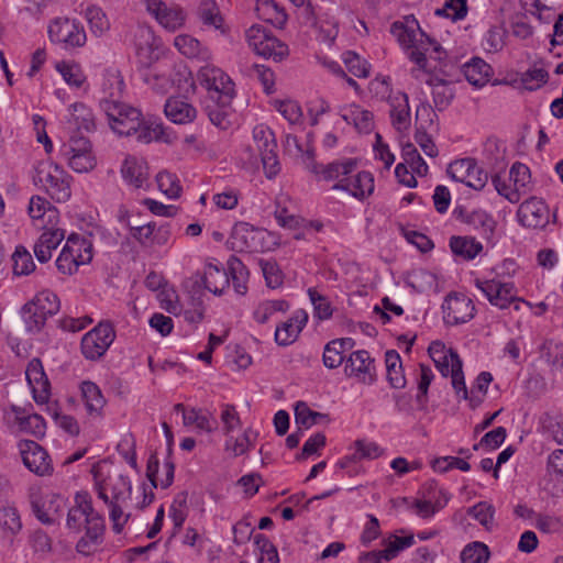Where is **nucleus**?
<instances>
[{"instance_id": "338daca9", "label": "nucleus", "mask_w": 563, "mask_h": 563, "mask_svg": "<svg viewBox=\"0 0 563 563\" xmlns=\"http://www.w3.org/2000/svg\"><path fill=\"white\" fill-rule=\"evenodd\" d=\"M467 512L470 516L476 519L482 526H484L487 529L490 528L495 512V509L492 505L485 501H479L473 507H470L467 509Z\"/></svg>"}, {"instance_id": "864d4df0", "label": "nucleus", "mask_w": 563, "mask_h": 563, "mask_svg": "<svg viewBox=\"0 0 563 563\" xmlns=\"http://www.w3.org/2000/svg\"><path fill=\"white\" fill-rule=\"evenodd\" d=\"M124 88V81L119 70L117 69H107L103 74L102 79V90L104 98L108 99H118Z\"/></svg>"}, {"instance_id": "7ed1b4c3", "label": "nucleus", "mask_w": 563, "mask_h": 563, "mask_svg": "<svg viewBox=\"0 0 563 563\" xmlns=\"http://www.w3.org/2000/svg\"><path fill=\"white\" fill-rule=\"evenodd\" d=\"M96 489L98 497L109 507L113 531L121 533L130 518V514L125 511L132 492L130 478L122 474L109 475L96 483Z\"/></svg>"}, {"instance_id": "a18cd8bd", "label": "nucleus", "mask_w": 563, "mask_h": 563, "mask_svg": "<svg viewBox=\"0 0 563 563\" xmlns=\"http://www.w3.org/2000/svg\"><path fill=\"white\" fill-rule=\"evenodd\" d=\"M174 44L183 55L189 58L206 59L209 57V51L202 47L200 42L190 35L181 34L176 36Z\"/></svg>"}, {"instance_id": "c85d7f7f", "label": "nucleus", "mask_w": 563, "mask_h": 563, "mask_svg": "<svg viewBox=\"0 0 563 563\" xmlns=\"http://www.w3.org/2000/svg\"><path fill=\"white\" fill-rule=\"evenodd\" d=\"M390 119L393 126L398 132H405L410 128V107L406 93H399L390 100Z\"/></svg>"}, {"instance_id": "39448f33", "label": "nucleus", "mask_w": 563, "mask_h": 563, "mask_svg": "<svg viewBox=\"0 0 563 563\" xmlns=\"http://www.w3.org/2000/svg\"><path fill=\"white\" fill-rule=\"evenodd\" d=\"M428 353L442 376H451L452 386L456 394L462 393L463 399H466L467 388L462 369L463 364L457 352L453 349H446L444 343L440 341H434L430 344Z\"/></svg>"}, {"instance_id": "ea45409f", "label": "nucleus", "mask_w": 563, "mask_h": 563, "mask_svg": "<svg viewBox=\"0 0 563 563\" xmlns=\"http://www.w3.org/2000/svg\"><path fill=\"white\" fill-rule=\"evenodd\" d=\"M385 363L387 369V380L393 388L401 389L406 387L407 380L404 375L400 355L395 350H388L385 353Z\"/></svg>"}, {"instance_id": "f257e3e1", "label": "nucleus", "mask_w": 563, "mask_h": 563, "mask_svg": "<svg viewBox=\"0 0 563 563\" xmlns=\"http://www.w3.org/2000/svg\"><path fill=\"white\" fill-rule=\"evenodd\" d=\"M100 108L107 115L114 133L124 136L135 135L140 143L148 144L153 141L168 142L165 137V128L162 122L144 121L139 109L125 104L118 99L102 98Z\"/></svg>"}, {"instance_id": "a878e982", "label": "nucleus", "mask_w": 563, "mask_h": 563, "mask_svg": "<svg viewBox=\"0 0 563 563\" xmlns=\"http://www.w3.org/2000/svg\"><path fill=\"white\" fill-rule=\"evenodd\" d=\"M307 321V313L305 311H297L291 318L276 328V343L280 346H287L295 342Z\"/></svg>"}, {"instance_id": "4d7b16f0", "label": "nucleus", "mask_w": 563, "mask_h": 563, "mask_svg": "<svg viewBox=\"0 0 563 563\" xmlns=\"http://www.w3.org/2000/svg\"><path fill=\"white\" fill-rule=\"evenodd\" d=\"M13 273L18 276H25L35 269L31 253L24 246H16L12 255Z\"/></svg>"}, {"instance_id": "72a5a7b5", "label": "nucleus", "mask_w": 563, "mask_h": 563, "mask_svg": "<svg viewBox=\"0 0 563 563\" xmlns=\"http://www.w3.org/2000/svg\"><path fill=\"white\" fill-rule=\"evenodd\" d=\"M419 31L420 26L413 16H406L404 21H395L390 26V33L406 48L413 45Z\"/></svg>"}, {"instance_id": "6ab92c4d", "label": "nucleus", "mask_w": 563, "mask_h": 563, "mask_svg": "<svg viewBox=\"0 0 563 563\" xmlns=\"http://www.w3.org/2000/svg\"><path fill=\"white\" fill-rule=\"evenodd\" d=\"M519 222L530 229H542L549 222L548 206L538 198H530L523 201L518 209Z\"/></svg>"}, {"instance_id": "9d476101", "label": "nucleus", "mask_w": 563, "mask_h": 563, "mask_svg": "<svg viewBox=\"0 0 563 563\" xmlns=\"http://www.w3.org/2000/svg\"><path fill=\"white\" fill-rule=\"evenodd\" d=\"M253 139L262 158L265 176L272 179L280 170L275 134L269 128L257 125L253 130Z\"/></svg>"}, {"instance_id": "9b49d317", "label": "nucleus", "mask_w": 563, "mask_h": 563, "mask_svg": "<svg viewBox=\"0 0 563 563\" xmlns=\"http://www.w3.org/2000/svg\"><path fill=\"white\" fill-rule=\"evenodd\" d=\"M200 84L208 90L207 98H234V82L222 69L207 64L198 71Z\"/></svg>"}, {"instance_id": "774afa93", "label": "nucleus", "mask_w": 563, "mask_h": 563, "mask_svg": "<svg viewBox=\"0 0 563 563\" xmlns=\"http://www.w3.org/2000/svg\"><path fill=\"white\" fill-rule=\"evenodd\" d=\"M144 81L151 87L153 91L159 95H165L172 87V80L165 74L155 70H148L144 75Z\"/></svg>"}, {"instance_id": "e2e57ef3", "label": "nucleus", "mask_w": 563, "mask_h": 563, "mask_svg": "<svg viewBox=\"0 0 563 563\" xmlns=\"http://www.w3.org/2000/svg\"><path fill=\"white\" fill-rule=\"evenodd\" d=\"M548 71L543 68L528 69L521 75L520 82L525 89L533 91L548 81Z\"/></svg>"}, {"instance_id": "4468645a", "label": "nucleus", "mask_w": 563, "mask_h": 563, "mask_svg": "<svg viewBox=\"0 0 563 563\" xmlns=\"http://www.w3.org/2000/svg\"><path fill=\"white\" fill-rule=\"evenodd\" d=\"M448 174L455 181L465 184L475 190L483 189L488 180L487 173L477 166L475 159L468 157L451 163Z\"/></svg>"}, {"instance_id": "4be33fe9", "label": "nucleus", "mask_w": 563, "mask_h": 563, "mask_svg": "<svg viewBox=\"0 0 563 563\" xmlns=\"http://www.w3.org/2000/svg\"><path fill=\"white\" fill-rule=\"evenodd\" d=\"M25 376L37 404H45L49 398V382L38 358L30 361Z\"/></svg>"}, {"instance_id": "49530a36", "label": "nucleus", "mask_w": 563, "mask_h": 563, "mask_svg": "<svg viewBox=\"0 0 563 563\" xmlns=\"http://www.w3.org/2000/svg\"><path fill=\"white\" fill-rule=\"evenodd\" d=\"M29 214L34 221H44V217L47 216V223L53 224L57 219V210L41 196H33L29 203Z\"/></svg>"}, {"instance_id": "3c124183", "label": "nucleus", "mask_w": 563, "mask_h": 563, "mask_svg": "<svg viewBox=\"0 0 563 563\" xmlns=\"http://www.w3.org/2000/svg\"><path fill=\"white\" fill-rule=\"evenodd\" d=\"M466 223L473 227L485 239H490L494 234L496 222L486 211L475 210L466 217Z\"/></svg>"}, {"instance_id": "69168bd1", "label": "nucleus", "mask_w": 563, "mask_h": 563, "mask_svg": "<svg viewBox=\"0 0 563 563\" xmlns=\"http://www.w3.org/2000/svg\"><path fill=\"white\" fill-rule=\"evenodd\" d=\"M308 295L313 305L314 316L320 320L331 318L333 310L329 300L314 288H309Z\"/></svg>"}, {"instance_id": "f03ea898", "label": "nucleus", "mask_w": 563, "mask_h": 563, "mask_svg": "<svg viewBox=\"0 0 563 563\" xmlns=\"http://www.w3.org/2000/svg\"><path fill=\"white\" fill-rule=\"evenodd\" d=\"M82 521H86V533L82 536L76 549L79 553L89 554L92 547L102 543L104 534V519L92 507L91 500L86 494H76L75 505L68 510L67 527L74 532L82 531Z\"/></svg>"}, {"instance_id": "de8ad7c7", "label": "nucleus", "mask_w": 563, "mask_h": 563, "mask_svg": "<svg viewBox=\"0 0 563 563\" xmlns=\"http://www.w3.org/2000/svg\"><path fill=\"white\" fill-rule=\"evenodd\" d=\"M184 424L186 427L195 424L197 429L211 433L217 427V420L201 409L191 408L188 411H184Z\"/></svg>"}, {"instance_id": "e433bc0d", "label": "nucleus", "mask_w": 563, "mask_h": 563, "mask_svg": "<svg viewBox=\"0 0 563 563\" xmlns=\"http://www.w3.org/2000/svg\"><path fill=\"white\" fill-rule=\"evenodd\" d=\"M341 118L349 124H353L358 132L368 133L373 128L372 112L362 109L357 104H351L342 109Z\"/></svg>"}, {"instance_id": "f3484780", "label": "nucleus", "mask_w": 563, "mask_h": 563, "mask_svg": "<svg viewBox=\"0 0 563 563\" xmlns=\"http://www.w3.org/2000/svg\"><path fill=\"white\" fill-rule=\"evenodd\" d=\"M30 503L33 514L44 525L55 523L57 516L65 506L64 498L56 494L42 497L37 493H31Z\"/></svg>"}, {"instance_id": "c03bdc74", "label": "nucleus", "mask_w": 563, "mask_h": 563, "mask_svg": "<svg viewBox=\"0 0 563 563\" xmlns=\"http://www.w3.org/2000/svg\"><path fill=\"white\" fill-rule=\"evenodd\" d=\"M22 522L15 508L4 507L0 509V532L10 542L21 531Z\"/></svg>"}, {"instance_id": "f704fd0d", "label": "nucleus", "mask_w": 563, "mask_h": 563, "mask_svg": "<svg viewBox=\"0 0 563 563\" xmlns=\"http://www.w3.org/2000/svg\"><path fill=\"white\" fill-rule=\"evenodd\" d=\"M80 391L88 413L91 416H101L106 405V398L98 385L91 380H84L80 384Z\"/></svg>"}, {"instance_id": "bb28decb", "label": "nucleus", "mask_w": 563, "mask_h": 563, "mask_svg": "<svg viewBox=\"0 0 563 563\" xmlns=\"http://www.w3.org/2000/svg\"><path fill=\"white\" fill-rule=\"evenodd\" d=\"M121 174L129 185L134 188H143L148 180L147 163L142 158L129 156L122 164Z\"/></svg>"}, {"instance_id": "a19ab883", "label": "nucleus", "mask_w": 563, "mask_h": 563, "mask_svg": "<svg viewBox=\"0 0 563 563\" xmlns=\"http://www.w3.org/2000/svg\"><path fill=\"white\" fill-rule=\"evenodd\" d=\"M450 247L454 255L465 261L474 260L483 250V245L470 236H452Z\"/></svg>"}, {"instance_id": "b1692460", "label": "nucleus", "mask_w": 563, "mask_h": 563, "mask_svg": "<svg viewBox=\"0 0 563 563\" xmlns=\"http://www.w3.org/2000/svg\"><path fill=\"white\" fill-rule=\"evenodd\" d=\"M233 98H207L205 101V111L210 122L221 130H228L232 125V103Z\"/></svg>"}, {"instance_id": "c756f323", "label": "nucleus", "mask_w": 563, "mask_h": 563, "mask_svg": "<svg viewBox=\"0 0 563 563\" xmlns=\"http://www.w3.org/2000/svg\"><path fill=\"white\" fill-rule=\"evenodd\" d=\"M356 167V161L354 158H345L343 161H336L322 165L319 169L318 180L340 183L343 178H347Z\"/></svg>"}, {"instance_id": "6e6552de", "label": "nucleus", "mask_w": 563, "mask_h": 563, "mask_svg": "<svg viewBox=\"0 0 563 563\" xmlns=\"http://www.w3.org/2000/svg\"><path fill=\"white\" fill-rule=\"evenodd\" d=\"M115 339V331L110 322H100L84 334L80 350L86 360L98 361L109 350Z\"/></svg>"}, {"instance_id": "09e8293b", "label": "nucleus", "mask_w": 563, "mask_h": 563, "mask_svg": "<svg viewBox=\"0 0 563 563\" xmlns=\"http://www.w3.org/2000/svg\"><path fill=\"white\" fill-rule=\"evenodd\" d=\"M255 54L265 58H272L275 62H280L288 56L289 49L285 43L269 34Z\"/></svg>"}, {"instance_id": "37998d69", "label": "nucleus", "mask_w": 563, "mask_h": 563, "mask_svg": "<svg viewBox=\"0 0 563 563\" xmlns=\"http://www.w3.org/2000/svg\"><path fill=\"white\" fill-rule=\"evenodd\" d=\"M229 277H231L233 289L239 295H245L247 291L249 271L243 262L236 256H230L228 260Z\"/></svg>"}, {"instance_id": "7c9ffc66", "label": "nucleus", "mask_w": 563, "mask_h": 563, "mask_svg": "<svg viewBox=\"0 0 563 563\" xmlns=\"http://www.w3.org/2000/svg\"><path fill=\"white\" fill-rule=\"evenodd\" d=\"M354 340L342 338L330 341L323 351V364L332 369L339 367L344 361V354L354 346Z\"/></svg>"}, {"instance_id": "f8f14e48", "label": "nucleus", "mask_w": 563, "mask_h": 563, "mask_svg": "<svg viewBox=\"0 0 563 563\" xmlns=\"http://www.w3.org/2000/svg\"><path fill=\"white\" fill-rule=\"evenodd\" d=\"M145 5L150 15L165 30L175 32L184 26L186 12L176 3H167L163 0H140Z\"/></svg>"}, {"instance_id": "1a4fd4ad", "label": "nucleus", "mask_w": 563, "mask_h": 563, "mask_svg": "<svg viewBox=\"0 0 563 563\" xmlns=\"http://www.w3.org/2000/svg\"><path fill=\"white\" fill-rule=\"evenodd\" d=\"M49 40L64 48L81 47L86 44L87 34L84 26L67 18H57L48 26Z\"/></svg>"}, {"instance_id": "a211bd4d", "label": "nucleus", "mask_w": 563, "mask_h": 563, "mask_svg": "<svg viewBox=\"0 0 563 563\" xmlns=\"http://www.w3.org/2000/svg\"><path fill=\"white\" fill-rule=\"evenodd\" d=\"M263 231L246 222L236 223L231 232L229 243L235 252H257Z\"/></svg>"}, {"instance_id": "bf43d9fd", "label": "nucleus", "mask_w": 563, "mask_h": 563, "mask_svg": "<svg viewBox=\"0 0 563 563\" xmlns=\"http://www.w3.org/2000/svg\"><path fill=\"white\" fill-rule=\"evenodd\" d=\"M159 190L170 199H177L181 192V186L176 175L169 172H161L156 176Z\"/></svg>"}, {"instance_id": "473e14b6", "label": "nucleus", "mask_w": 563, "mask_h": 563, "mask_svg": "<svg viewBox=\"0 0 563 563\" xmlns=\"http://www.w3.org/2000/svg\"><path fill=\"white\" fill-rule=\"evenodd\" d=\"M134 45L137 55L148 62L157 58L158 41L148 27H137L134 34Z\"/></svg>"}, {"instance_id": "20e7f679", "label": "nucleus", "mask_w": 563, "mask_h": 563, "mask_svg": "<svg viewBox=\"0 0 563 563\" xmlns=\"http://www.w3.org/2000/svg\"><path fill=\"white\" fill-rule=\"evenodd\" d=\"M73 177L59 165L45 162L40 163L35 169L33 181L35 186L45 192L56 202H66L71 196Z\"/></svg>"}, {"instance_id": "423d86ee", "label": "nucleus", "mask_w": 563, "mask_h": 563, "mask_svg": "<svg viewBox=\"0 0 563 563\" xmlns=\"http://www.w3.org/2000/svg\"><path fill=\"white\" fill-rule=\"evenodd\" d=\"M60 157L76 173H88L96 167L92 145L86 136L74 134L59 148Z\"/></svg>"}, {"instance_id": "6e6d98bb", "label": "nucleus", "mask_w": 563, "mask_h": 563, "mask_svg": "<svg viewBox=\"0 0 563 563\" xmlns=\"http://www.w3.org/2000/svg\"><path fill=\"white\" fill-rule=\"evenodd\" d=\"M407 284L416 291L424 292L437 285V277L431 272L419 268L409 274Z\"/></svg>"}, {"instance_id": "cd10ccee", "label": "nucleus", "mask_w": 563, "mask_h": 563, "mask_svg": "<svg viewBox=\"0 0 563 563\" xmlns=\"http://www.w3.org/2000/svg\"><path fill=\"white\" fill-rule=\"evenodd\" d=\"M430 46H432L433 52L438 55L437 58L440 59L442 51L440 44L420 30L418 35H416V42L410 47L411 52L409 53L410 60L417 64L419 69L424 70L427 67L426 53L429 51Z\"/></svg>"}, {"instance_id": "603ef678", "label": "nucleus", "mask_w": 563, "mask_h": 563, "mask_svg": "<svg viewBox=\"0 0 563 563\" xmlns=\"http://www.w3.org/2000/svg\"><path fill=\"white\" fill-rule=\"evenodd\" d=\"M31 302L46 319L56 314L59 310L58 297L49 290L40 291Z\"/></svg>"}, {"instance_id": "ddd939ff", "label": "nucleus", "mask_w": 563, "mask_h": 563, "mask_svg": "<svg viewBox=\"0 0 563 563\" xmlns=\"http://www.w3.org/2000/svg\"><path fill=\"white\" fill-rule=\"evenodd\" d=\"M19 451L24 466L37 476L52 475L54 467L44 448L32 440H21Z\"/></svg>"}, {"instance_id": "393cba45", "label": "nucleus", "mask_w": 563, "mask_h": 563, "mask_svg": "<svg viewBox=\"0 0 563 563\" xmlns=\"http://www.w3.org/2000/svg\"><path fill=\"white\" fill-rule=\"evenodd\" d=\"M165 115L176 124L191 123L197 117L196 108L181 97H170L164 106Z\"/></svg>"}, {"instance_id": "dca6fc26", "label": "nucleus", "mask_w": 563, "mask_h": 563, "mask_svg": "<svg viewBox=\"0 0 563 563\" xmlns=\"http://www.w3.org/2000/svg\"><path fill=\"white\" fill-rule=\"evenodd\" d=\"M475 286L484 294L487 300L498 307L506 309L511 302L517 300L515 286L511 283H500L495 279H475Z\"/></svg>"}, {"instance_id": "5fc2aeb1", "label": "nucleus", "mask_w": 563, "mask_h": 563, "mask_svg": "<svg viewBox=\"0 0 563 563\" xmlns=\"http://www.w3.org/2000/svg\"><path fill=\"white\" fill-rule=\"evenodd\" d=\"M401 156L404 164L409 166L412 169V173L419 176H426L428 174L429 167L413 144H405L402 146Z\"/></svg>"}, {"instance_id": "79ce46f5", "label": "nucleus", "mask_w": 563, "mask_h": 563, "mask_svg": "<svg viewBox=\"0 0 563 563\" xmlns=\"http://www.w3.org/2000/svg\"><path fill=\"white\" fill-rule=\"evenodd\" d=\"M84 18L91 34L96 37L103 36L110 30V21L104 11L98 5H88L84 12Z\"/></svg>"}, {"instance_id": "2f4dec72", "label": "nucleus", "mask_w": 563, "mask_h": 563, "mask_svg": "<svg viewBox=\"0 0 563 563\" xmlns=\"http://www.w3.org/2000/svg\"><path fill=\"white\" fill-rule=\"evenodd\" d=\"M202 276L206 289L213 295H221L230 285L229 271L212 263L205 266Z\"/></svg>"}, {"instance_id": "58836bf2", "label": "nucleus", "mask_w": 563, "mask_h": 563, "mask_svg": "<svg viewBox=\"0 0 563 563\" xmlns=\"http://www.w3.org/2000/svg\"><path fill=\"white\" fill-rule=\"evenodd\" d=\"M427 84L432 89L434 107L438 111L445 110L454 98V90L450 82L438 77H430Z\"/></svg>"}, {"instance_id": "8fccbe9b", "label": "nucleus", "mask_w": 563, "mask_h": 563, "mask_svg": "<svg viewBox=\"0 0 563 563\" xmlns=\"http://www.w3.org/2000/svg\"><path fill=\"white\" fill-rule=\"evenodd\" d=\"M199 18L205 26L225 33L223 18L214 1H205L199 8Z\"/></svg>"}, {"instance_id": "13d9d810", "label": "nucleus", "mask_w": 563, "mask_h": 563, "mask_svg": "<svg viewBox=\"0 0 563 563\" xmlns=\"http://www.w3.org/2000/svg\"><path fill=\"white\" fill-rule=\"evenodd\" d=\"M22 318L25 323V328L31 333L40 332L45 325L46 318L37 311L36 307L29 301L22 307Z\"/></svg>"}, {"instance_id": "c9c22d12", "label": "nucleus", "mask_w": 563, "mask_h": 563, "mask_svg": "<svg viewBox=\"0 0 563 563\" xmlns=\"http://www.w3.org/2000/svg\"><path fill=\"white\" fill-rule=\"evenodd\" d=\"M466 80L474 87L485 86L492 76V67L484 59L474 57L463 66Z\"/></svg>"}, {"instance_id": "5701e85b", "label": "nucleus", "mask_w": 563, "mask_h": 563, "mask_svg": "<svg viewBox=\"0 0 563 563\" xmlns=\"http://www.w3.org/2000/svg\"><path fill=\"white\" fill-rule=\"evenodd\" d=\"M333 190H343L357 199H364L374 191V177L369 172H360L355 176L349 175L332 186Z\"/></svg>"}, {"instance_id": "0eeeda50", "label": "nucleus", "mask_w": 563, "mask_h": 563, "mask_svg": "<svg viewBox=\"0 0 563 563\" xmlns=\"http://www.w3.org/2000/svg\"><path fill=\"white\" fill-rule=\"evenodd\" d=\"M92 260V245L89 240L70 234L56 260L57 269L63 274H73L79 265L89 263Z\"/></svg>"}, {"instance_id": "412c9836", "label": "nucleus", "mask_w": 563, "mask_h": 563, "mask_svg": "<svg viewBox=\"0 0 563 563\" xmlns=\"http://www.w3.org/2000/svg\"><path fill=\"white\" fill-rule=\"evenodd\" d=\"M7 417L19 430L35 438H42L45 434L46 424L42 416L30 413L25 408L12 405Z\"/></svg>"}, {"instance_id": "680f3d73", "label": "nucleus", "mask_w": 563, "mask_h": 563, "mask_svg": "<svg viewBox=\"0 0 563 563\" xmlns=\"http://www.w3.org/2000/svg\"><path fill=\"white\" fill-rule=\"evenodd\" d=\"M343 60L349 71L356 77L366 78L369 76L371 65L362 59L356 53L347 51L343 55Z\"/></svg>"}, {"instance_id": "2eb2a0df", "label": "nucleus", "mask_w": 563, "mask_h": 563, "mask_svg": "<svg viewBox=\"0 0 563 563\" xmlns=\"http://www.w3.org/2000/svg\"><path fill=\"white\" fill-rule=\"evenodd\" d=\"M442 309L444 322L452 325L468 322L475 316V306L465 295H448Z\"/></svg>"}, {"instance_id": "052dcab7", "label": "nucleus", "mask_w": 563, "mask_h": 563, "mask_svg": "<svg viewBox=\"0 0 563 563\" xmlns=\"http://www.w3.org/2000/svg\"><path fill=\"white\" fill-rule=\"evenodd\" d=\"M489 549L482 542H473L467 544L462 553V563H486L489 559Z\"/></svg>"}, {"instance_id": "aec40b11", "label": "nucleus", "mask_w": 563, "mask_h": 563, "mask_svg": "<svg viewBox=\"0 0 563 563\" xmlns=\"http://www.w3.org/2000/svg\"><path fill=\"white\" fill-rule=\"evenodd\" d=\"M374 358L365 350L352 352L345 365L347 376L356 377L361 383L371 385L376 379Z\"/></svg>"}, {"instance_id": "0e129e2a", "label": "nucleus", "mask_w": 563, "mask_h": 563, "mask_svg": "<svg viewBox=\"0 0 563 563\" xmlns=\"http://www.w3.org/2000/svg\"><path fill=\"white\" fill-rule=\"evenodd\" d=\"M413 543L415 536L412 533L402 537L393 534L385 541V552L387 553V556L394 559L400 551L411 547Z\"/></svg>"}, {"instance_id": "4c0bfd02", "label": "nucleus", "mask_w": 563, "mask_h": 563, "mask_svg": "<svg viewBox=\"0 0 563 563\" xmlns=\"http://www.w3.org/2000/svg\"><path fill=\"white\" fill-rule=\"evenodd\" d=\"M69 117L67 122L75 130H85L90 132L95 129V117L92 111L84 103L76 102L68 109Z\"/></svg>"}]
</instances>
